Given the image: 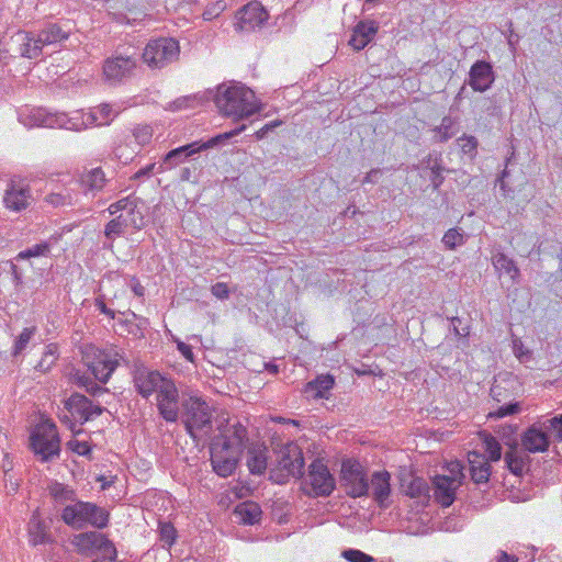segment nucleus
<instances>
[{
    "label": "nucleus",
    "instance_id": "bf43d9fd",
    "mask_svg": "<svg viewBox=\"0 0 562 562\" xmlns=\"http://www.w3.org/2000/svg\"><path fill=\"white\" fill-rule=\"evenodd\" d=\"M94 305L102 314L109 316L110 318L115 317V312L106 306L104 302V295H99L94 301Z\"/></svg>",
    "mask_w": 562,
    "mask_h": 562
},
{
    "label": "nucleus",
    "instance_id": "8fccbe9b",
    "mask_svg": "<svg viewBox=\"0 0 562 562\" xmlns=\"http://www.w3.org/2000/svg\"><path fill=\"white\" fill-rule=\"evenodd\" d=\"M292 476L290 471L280 468L279 465L276 469L270 470V480L278 484H284L289 481V477Z\"/></svg>",
    "mask_w": 562,
    "mask_h": 562
},
{
    "label": "nucleus",
    "instance_id": "4468645a",
    "mask_svg": "<svg viewBox=\"0 0 562 562\" xmlns=\"http://www.w3.org/2000/svg\"><path fill=\"white\" fill-rule=\"evenodd\" d=\"M278 465L290 471L293 477H301L303 475L304 458L300 447L294 442L281 446L278 452Z\"/></svg>",
    "mask_w": 562,
    "mask_h": 562
},
{
    "label": "nucleus",
    "instance_id": "e433bc0d",
    "mask_svg": "<svg viewBox=\"0 0 562 562\" xmlns=\"http://www.w3.org/2000/svg\"><path fill=\"white\" fill-rule=\"evenodd\" d=\"M158 533L162 548L166 549H170L178 538V531L170 521H159Z\"/></svg>",
    "mask_w": 562,
    "mask_h": 562
},
{
    "label": "nucleus",
    "instance_id": "052dcab7",
    "mask_svg": "<svg viewBox=\"0 0 562 562\" xmlns=\"http://www.w3.org/2000/svg\"><path fill=\"white\" fill-rule=\"evenodd\" d=\"M135 138H150L153 136V127L149 125L137 126L133 131Z\"/></svg>",
    "mask_w": 562,
    "mask_h": 562
},
{
    "label": "nucleus",
    "instance_id": "7c9ffc66",
    "mask_svg": "<svg viewBox=\"0 0 562 562\" xmlns=\"http://www.w3.org/2000/svg\"><path fill=\"white\" fill-rule=\"evenodd\" d=\"M335 379L330 374L319 375L305 385L304 393L312 398H327L328 392L334 387Z\"/></svg>",
    "mask_w": 562,
    "mask_h": 562
},
{
    "label": "nucleus",
    "instance_id": "0e129e2a",
    "mask_svg": "<svg viewBox=\"0 0 562 562\" xmlns=\"http://www.w3.org/2000/svg\"><path fill=\"white\" fill-rule=\"evenodd\" d=\"M86 391L92 396H101L104 393H108V389L97 384L94 381L89 385H86Z\"/></svg>",
    "mask_w": 562,
    "mask_h": 562
},
{
    "label": "nucleus",
    "instance_id": "c756f323",
    "mask_svg": "<svg viewBox=\"0 0 562 562\" xmlns=\"http://www.w3.org/2000/svg\"><path fill=\"white\" fill-rule=\"evenodd\" d=\"M30 198L29 188H16L14 184H11L5 191L3 202L9 210L20 212L27 207Z\"/></svg>",
    "mask_w": 562,
    "mask_h": 562
},
{
    "label": "nucleus",
    "instance_id": "2f4dec72",
    "mask_svg": "<svg viewBox=\"0 0 562 562\" xmlns=\"http://www.w3.org/2000/svg\"><path fill=\"white\" fill-rule=\"evenodd\" d=\"M80 184L85 189V193L99 192L105 186L106 179L100 167L85 170L80 176Z\"/></svg>",
    "mask_w": 562,
    "mask_h": 562
},
{
    "label": "nucleus",
    "instance_id": "cd10ccee",
    "mask_svg": "<svg viewBox=\"0 0 562 562\" xmlns=\"http://www.w3.org/2000/svg\"><path fill=\"white\" fill-rule=\"evenodd\" d=\"M65 408L72 415L77 414L81 419V424L91 419L92 402L80 393L71 394L65 401Z\"/></svg>",
    "mask_w": 562,
    "mask_h": 562
},
{
    "label": "nucleus",
    "instance_id": "4d7b16f0",
    "mask_svg": "<svg viewBox=\"0 0 562 562\" xmlns=\"http://www.w3.org/2000/svg\"><path fill=\"white\" fill-rule=\"evenodd\" d=\"M224 8L225 5L221 1L212 4L211 7H207L203 12V19L205 21L212 20L213 18L217 16L224 10Z\"/></svg>",
    "mask_w": 562,
    "mask_h": 562
},
{
    "label": "nucleus",
    "instance_id": "c85d7f7f",
    "mask_svg": "<svg viewBox=\"0 0 562 562\" xmlns=\"http://www.w3.org/2000/svg\"><path fill=\"white\" fill-rule=\"evenodd\" d=\"M35 34L37 36V43H40L43 48L48 45L61 43L69 37V32L57 23H47L38 32H35Z\"/></svg>",
    "mask_w": 562,
    "mask_h": 562
},
{
    "label": "nucleus",
    "instance_id": "6e6552de",
    "mask_svg": "<svg viewBox=\"0 0 562 562\" xmlns=\"http://www.w3.org/2000/svg\"><path fill=\"white\" fill-rule=\"evenodd\" d=\"M340 485L352 498L369 496V477L364 468L357 460L347 459L341 463Z\"/></svg>",
    "mask_w": 562,
    "mask_h": 562
},
{
    "label": "nucleus",
    "instance_id": "49530a36",
    "mask_svg": "<svg viewBox=\"0 0 562 562\" xmlns=\"http://www.w3.org/2000/svg\"><path fill=\"white\" fill-rule=\"evenodd\" d=\"M46 201L54 206H64L72 204V196L70 193L52 192L46 196Z\"/></svg>",
    "mask_w": 562,
    "mask_h": 562
},
{
    "label": "nucleus",
    "instance_id": "412c9836",
    "mask_svg": "<svg viewBox=\"0 0 562 562\" xmlns=\"http://www.w3.org/2000/svg\"><path fill=\"white\" fill-rule=\"evenodd\" d=\"M378 30L379 24L373 20L359 21L352 30L349 45L355 50L363 49L374 38Z\"/></svg>",
    "mask_w": 562,
    "mask_h": 562
},
{
    "label": "nucleus",
    "instance_id": "20e7f679",
    "mask_svg": "<svg viewBox=\"0 0 562 562\" xmlns=\"http://www.w3.org/2000/svg\"><path fill=\"white\" fill-rule=\"evenodd\" d=\"M109 512L94 503L77 501L67 505L61 512L63 521L75 529H81L86 525L103 529L109 524Z\"/></svg>",
    "mask_w": 562,
    "mask_h": 562
},
{
    "label": "nucleus",
    "instance_id": "680f3d73",
    "mask_svg": "<svg viewBox=\"0 0 562 562\" xmlns=\"http://www.w3.org/2000/svg\"><path fill=\"white\" fill-rule=\"evenodd\" d=\"M33 541H34V544L45 543V542L49 541V536L42 528V526L40 524L36 527V531L33 532Z\"/></svg>",
    "mask_w": 562,
    "mask_h": 562
},
{
    "label": "nucleus",
    "instance_id": "774afa93",
    "mask_svg": "<svg viewBox=\"0 0 562 562\" xmlns=\"http://www.w3.org/2000/svg\"><path fill=\"white\" fill-rule=\"evenodd\" d=\"M495 562H518V558L513 554H508L506 551H499L495 558Z\"/></svg>",
    "mask_w": 562,
    "mask_h": 562
},
{
    "label": "nucleus",
    "instance_id": "f704fd0d",
    "mask_svg": "<svg viewBox=\"0 0 562 562\" xmlns=\"http://www.w3.org/2000/svg\"><path fill=\"white\" fill-rule=\"evenodd\" d=\"M492 260H493V266L495 267V269L497 271L509 276L513 283L517 282L520 272H519V269L516 266L515 261L512 258L507 257L503 252H498L493 256Z\"/></svg>",
    "mask_w": 562,
    "mask_h": 562
},
{
    "label": "nucleus",
    "instance_id": "7ed1b4c3",
    "mask_svg": "<svg viewBox=\"0 0 562 562\" xmlns=\"http://www.w3.org/2000/svg\"><path fill=\"white\" fill-rule=\"evenodd\" d=\"M220 434L210 442L213 471L227 477L235 471L248 440V431L240 422L218 426Z\"/></svg>",
    "mask_w": 562,
    "mask_h": 562
},
{
    "label": "nucleus",
    "instance_id": "6ab92c4d",
    "mask_svg": "<svg viewBox=\"0 0 562 562\" xmlns=\"http://www.w3.org/2000/svg\"><path fill=\"white\" fill-rule=\"evenodd\" d=\"M524 451L529 453L544 452L550 447V438L543 429L532 425L521 436Z\"/></svg>",
    "mask_w": 562,
    "mask_h": 562
},
{
    "label": "nucleus",
    "instance_id": "1a4fd4ad",
    "mask_svg": "<svg viewBox=\"0 0 562 562\" xmlns=\"http://www.w3.org/2000/svg\"><path fill=\"white\" fill-rule=\"evenodd\" d=\"M32 450L41 457L43 462L50 461L58 457L60 452V440L56 426L52 423H45L37 427L30 437Z\"/></svg>",
    "mask_w": 562,
    "mask_h": 562
},
{
    "label": "nucleus",
    "instance_id": "bb28decb",
    "mask_svg": "<svg viewBox=\"0 0 562 562\" xmlns=\"http://www.w3.org/2000/svg\"><path fill=\"white\" fill-rule=\"evenodd\" d=\"M469 471L471 480L476 485L487 484L491 476V465L484 456L472 452L469 456Z\"/></svg>",
    "mask_w": 562,
    "mask_h": 562
},
{
    "label": "nucleus",
    "instance_id": "f8f14e48",
    "mask_svg": "<svg viewBox=\"0 0 562 562\" xmlns=\"http://www.w3.org/2000/svg\"><path fill=\"white\" fill-rule=\"evenodd\" d=\"M157 409L168 423H176L179 418V392L171 379L157 394Z\"/></svg>",
    "mask_w": 562,
    "mask_h": 562
},
{
    "label": "nucleus",
    "instance_id": "5701e85b",
    "mask_svg": "<svg viewBox=\"0 0 562 562\" xmlns=\"http://www.w3.org/2000/svg\"><path fill=\"white\" fill-rule=\"evenodd\" d=\"M506 445L509 446V450L504 458L506 467L516 476H521L529 468L530 458L526 451L518 449L516 440L513 443L507 441Z\"/></svg>",
    "mask_w": 562,
    "mask_h": 562
},
{
    "label": "nucleus",
    "instance_id": "603ef678",
    "mask_svg": "<svg viewBox=\"0 0 562 562\" xmlns=\"http://www.w3.org/2000/svg\"><path fill=\"white\" fill-rule=\"evenodd\" d=\"M198 100V95H187V97H182V98H179L177 99L176 101H173L169 108L170 110L172 111H177V110H181V109H184V108H191L193 106L192 103L194 101Z\"/></svg>",
    "mask_w": 562,
    "mask_h": 562
},
{
    "label": "nucleus",
    "instance_id": "f3484780",
    "mask_svg": "<svg viewBox=\"0 0 562 562\" xmlns=\"http://www.w3.org/2000/svg\"><path fill=\"white\" fill-rule=\"evenodd\" d=\"M495 80L493 67L488 61L476 60L469 71V85L477 92H484L491 88Z\"/></svg>",
    "mask_w": 562,
    "mask_h": 562
},
{
    "label": "nucleus",
    "instance_id": "ddd939ff",
    "mask_svg": "<svg viewBox=\"0 0 562 562\" xmlns=\"http://www.w3.org/2000/svg\"><path fill=\"white\" fill-rule=\"evenodd\" d=\"M268 16V12L260 2L251 1L238 10L236 27L240 31L250 32L261 26Z\"/></svg>",
    "mask_w": 562,
    "mask_h": 562
},
{
    "label": "nucleus",
    "instance_id": "13d9d810",
    "mask_svg": "<svg viewBox=\"0 0 562 562\" xmlns=\"http://www.w3.org/2000/svg\"><path fill=\"white\" fill-rule=\"evenodd\" d=\"M430 180L435 189L439 188L443 181V177L441 176V169L435 162L432 167H430Z\"/></svg>",
    "mask_w": 562,
    "mask_h": 562
},
{
    "label": "nucleus",
    "instance_id": "09e8293b",
    "mask_svg": "<svg viewBox=\"0 0 562 562\" xmlns=\"http://www.w3.org/2000/svg\"><path fill=\"white\" fill-rule=\"evenodd\" d=\"M509 172L507 170H504L502 172V176L497 179V183L499 186V189L503 192V195L508 199H514L515 196V188H513L508 181Z\"/></svg>",
    "mask_w": 562,
    "mask_h": 562
},
{
    "label": "nucleus",
    "instance_id": "473e14b6",
    "mask_svg": "<svg viewBox=\"0 0 562 562\" xmlns=\"http://www.w3.org/2000/svg\"><path fill=\"white\" fill-rule=\"evenodd\" d=\"M234 515L244 525H255L260 521L262 510L257 503L247 501L235 507Z\"/></svg>",
    "mask_w": 562,
    "mask_h": 562
},
{
    "label": "nucleus",
    "instance_id": "72a5a7b5",
    "mask_svg": "<svg viewBox=\"0 0 562 562\" xmlns=\"http://www.w3.org/2000/svg\"><path fill=\"white\" fill-rule=\"evenodd\" d=\"M128 226V222L123 215H117L109 223H106L104 227V236L106 241L103 243V249H113V241L122 236Z\"/></svg>",
    "mask_w": 562,
    "mask_h": 562
},
{
    "label": "nucleus",
    "instance_id": "37998d69",
    "mask_svg": "<svg viewBox=\"0 0 562 562\" xmlns=\"http://www.w3.org/2000/svg\"><path fill=\"white\" fill-rule=\"evenodd\" d=\"M442 243L448 249H454L464 243L463 234L458 228H450L442 237Z\"/></svg>",
    "mask_w": 562,
    "mask_h": 562
},
{
    "label": "nucleus",
    "instance_id": "79ce46f5",
    "mask_svg": "<svg viewBox=\"0 0 562 562\" xmlns=\"http://www.w3.org/2000/svg\"><path fill=\"white\" fill-rule=\"evenodd\" d=\"M35 327H26L22 330V333L18 336V338L14 341L13 356H18L26 348L31 338L35 334Z\"/></svg>",
    "mask_w": 562,
    "mask_h": 562
},
{
    "label": "nucleus",
    "instance_id": "338daca9",
    "mask_svg": "<svg viewBox=\"0 0 562 562\" xmlns=\"http://www.w3.org/2000/svg\"><path fill=\"white\" fill-rule=\"evenodd\" d=\"M71 445H72L71 449L74 451H76L78 454L86 456V454L90 453V447L87 442L75 441Z\"/></svg>",
    "mask_w": 562,
    "mask_h": 562
},
{
    "label": "nucleus",
    "instance_id": "5fc2aeb1",
    "mask_svg": "<svg viewBox=\"0 0 562 562\" xmlns=\"http://www.w3.org/2000/svg\"><path fill=\"white\" fill-rule=\"evenodd\" d=\"M513 349L520 362H525L531 357V352L524 347L520 340H514Z\"/></svg>",
    "mask_w": 562,
    "mask_h": 562
},
{
    "label": "nucleus",
    "instance_id": "b1692460",
    "mask_svg": "<svg viewBox=\"0 0 562 562\" xmlns=\"http://www.w3.org/2000/svg\"><path fill=\"white\" fill-rule=\"evenodd\" d=\"M117 366V359H113L110 353L99 351L95 359L89 364V369L95 380L106 383Z\"/></svg>",
    "mask_w": 562,
    "mask_h": 562
},
{
    "label": "nucleus",
    "instance_id": "e2e57ef3",
    "mask_svg": "<svg viewBox=\"0 0 562 562\" xmlns=\"http://www.w3.org/2000/svg\"><path fill=\"white\" fill-rule=\"evenodd\" d=\"M177 348L178 350L180 351V353L189 361H193V358H194V353L192 351V348L191 346H189L188 344L183 342V341H178L177 342Z\"/></svg>",
    "mask_w": 562,
    "mask_h": 562
},
{
    "label": "nucleus",
    "instance_id": "a211bd4d",
    "mask_svg": "<svg viewBox=\"0 0 562 562\" xmlns=\"http://www.w3.org/2000/svg\"><path fill=\"white\" fill-rule=\"evenodd\" d=\"M12 40L16 44V53L19 56L36 59L43 55V46L37 43L35 32L19 31Z\"/></svg>",
    "mask_w": 562,
    "mask_h": 562
},
{
    "label": "nucleus",
    "instance_id": "864d4df0",
    "mask_svg": "<svg viewBox=\"0 0 562 562\" xmlns=\"http://www.w3.org/2000/svg\"><path fill=\"white\" fill-rule=\"evenodd\" d=\"M100 551H103L104 557L108 561L113 562L117 557L116 548L113 542L109 540L106 537L104 538V543L102 544Z\"/></svg>",
    "mask_w": 562,
    "mask_h": 562
},
{
    "label": "nucleus",
    "instance_id": "9b49d317",
    "mask_svg": "<svg viewBox=\"0 0 562 562\" xmlns=\"http://www.w3.org/2000/svg\"><path fill=\"white\" fill-rule=\"evenodd\" d=\"M169 380L158 371L145 367L137 368L133 374L134 386L144 398H148L155 392L158 394Z\"/></svg>",
    "mask_w": 562,
    "mask_h": 562
},
{
    "label": "nucleus",
    "instance_id": "dca6fc26",
    "mask_svg": "<svg viewBox=\"0 0 562 562\" xmlns=\"http://www.w3.org/2000/svg\"><path fill=\"white\" fill-rule=\"evenodd\" d=\"M371 496L380 508H387L389 498L392 492L391 474L386 471H375L369 479Z\"/></svg>",
    "mask_w": 562,
    "mask_h": 562
},
{
    "label": "nucleus",
    "instance_id": "de8ad7c7",
    "mask_svg": "<svg viewBox=\"0 0 562 562\" xmlns=\"http://www.w3.org/2000/svg\"><path fill=\"white\" fill-rule=\"evenodd\" d=\"M341 555L349 562H372L373 558L357 549L344 550Z\"/></svg>",
    "mask_w": 562,
    "mask_h": 562
},
{
    "label": "nucleus",
    "instance_id": "58836bf2",
    "mask_svg": "<svg viewBox=\"0 0 562 562\" xmlns=\"http://www.w3.org/2000/svg\"><path fill=\"white\" fill-rule=\"evenodd\" d=\"M50 252V244L48 241H43L40 244H36L25 250L20 251L15 256V260H25L33 257H41L46 256Z\"/></svg>",
    "mask_w": 562,
    "mask_h": 562
},
{
    "label": "nucleus",
    "instance_id": "c9c22d12",
    "mask_svg": "<svg viewBox=\"0 0 562 562\" xmlns=\"http://www.w3.org/2000/svg\"><path fill=\"white\" fill-rule=\"evenodd\" d=\"M49 495L59 504L68 501L74 502L76 498L75 491L59 482H54L49 485Z\"/></svg>",
    "mask_w": 562,
    "mask_h": 562
},
{
    "label": "nucleus",
    "instance_id": "a18cd8bd",
    "mask_svg": "<svg viewBox=\"0 0 562 562\" xmlns=\"http://www.w3.org/2000/svg\"><path fill=\"white\" fill-rule=\"evenodd\" d=\"M520 412V404L518 402L505 404L499 406L496 411L488 414V418H503L506 416L515 415Z\"/></svg>",
    "mask_w": 562,
    "mask_h": 562
},
{
    "label": "nucleus",
    "instance_id": "a19ab883",
    "mask_svg": "<svg viewBox=\"0 0 562 562\" xmlns=\"http://www.w3.org/2000/svg\"><path fill=\"white\" fill-rule=\"evenodd\" d=\"M57 360V346L56 345H48L46 347V351L44 352L42 359L35 367L41 372H47Z\"/></svg>",
    "mask_w": 562,
    "mask_h": 562
},
{
    "label": "nucleus",
    "instance_id": "0eeeda50",
    "mask_svg": "<svg viewBox=\"0 0 562 562\" xmlns=\"http://www.w3.org/2000/svg\"><path fill=\"white\" fill-rule=\"evenodd\" d=\"M179 43L171 37L150 40L142 53V59L151 69H161L178 58Z\"/></svg>",
    "mask_w": 562,
    "mask_h": 562
},
{
    "label": "nucleus",
    "instance_id": "423d86ee",
    "mask_svg": "<svg viewBox=\"0 0 562 562\" xmlns=\"http://www.w3.org/2000/svg\"><path fill=\"white\" fill-rule=\"evenodd\" d=\"M138 54L134 47H126L123 50L117 49L103 64V75L110 83H122L130 79L136 68Z\"/></svg>",
    "mask_w": 562,
    "mask_h": 562
},
{
    "label": "nucleus",
    "instance_id": "4be33fe9",
    "mask_svg": "<svg viewBox=\"0 0 562 562\" xmlns=\"http://www.w3.org/2000/svg\"><path fill=\"white\" fill-rule=\"evenodd\" d=\"M216 144L217 143H187L184 146L170 150L164 158V165L167 168L176 167L194 154L207 149Z\"/></svg>",
    "mask_w": 562,
    "mask_h": 562
},
{
    "label": "nucleus",
    "instance_id": "3c124183",
    "mask_svg": "<svg viewBox=\"0 0 562 562\" xmlns=\"http://www.w3.org/2000/svg\"><path fill=\"white\" fill-rule=\"evenodd\" d=\"M548 428L554 434L557 440L562 441V414L547 420Z\"/></svg>",
    "mask_w": 562,
    "mask_h": 562
},
{
    "label": "nucleus",
    "instance_id": "2eb2a0df",
    "mask_svg": "<svg viewBox=\"0 0 562 562\" xmlns=\"http://www.w3.org/2000/svg\"><path fill=\"white\" fill-rule=\"evenodd\" d=\"M401 491L408 497L417 499L423 506H426L431 497L427 481L412 473L401 477Z\"/></svg>",
    "mask_w": 562,
    "mask_h": 562
},
{
    "label": "nucleus",
    "instance_id": "39448f33",
    "mask_svg": "<svg viewBox=\"0 0 562 562\" xmlns=\"http://www.w3.org/2000/svg\"><path fill=\"white\" fill-rule=\"evenodd\" d=\"M181 417L187 432L196 440V431L209 434L212 426V412L205 401L196 396L182 398Z\"/></svg>",
    "mask_w": 562,
    "mask_h": 562
},
{
    "label": "nucleus",
    "instance_id": "ea45409f",
    "mask_svg": "<svg viewBox=\"0 0 562 562\" xmlns=\"http://www.w3.org/2000/svg\"><path fill=\"white\" fill-rule=\"evenodd\" d=\"M137 209V199H133L132 196L123 198L115 203H112L108 207V212L110 215H115L117 212L123 210H128L130 215H135Z\"/></svg>",
    "mask_w": 562,
    "mask_h": 562
},
{
    "label": "nucleus",
    "instance_id": "c03bdc74",
    "mask_svg": "<svg viewBox=\"0 0 562 562\" xmlns=\"http://www.w3.org/2000/svg\"><path fill=\"white\" fill-rule=\"evenodd\" d=\"M458 130V123L450 116H445L439 126V133L445 140L454 137Z\"/></svg>",
    "mask_w": 562,
    "mask_h": 562
},
{
    "label": "nucleus",
    "instance_id": "a878e982",
    "mask_svg": "<svg viewBox=\"0 0 562 562\" xmlns=\"http://www.w3.org/2000/svg\"><path fill=\"white\" fill-rule=\"evenodd\" d=\"M268 448L263 443H252L247 449V467L254 475H261L267 470Z\"/></svg>",
    "mask_w": 562,
    "mask_h": 562
},
{
    "label": "nucleus",
    "instance_id": "69168bd1",
    "mask_svg": "<svg viewBox=\"0 0 562 562\" xmlns=\"http://www.w3.org/2000/svg\"><path fill=\"white\" fill-rule=\"evenodd\" d=\"M382 169H372L367 173L364 179L362 180V184L364 183H376L379 181V178L382 176Z\"/></svg>",
    "mask_w": 562,
    "mask_h": 562
},
{
    "label": "nucleus",
    "instance_id": "f03ea898",
    "mask_svg": "<svg viewBox=\"0 0 562 562\" xmlns=\"http://www.w3.org/2000/svg\"><path fill=\"white\" fill-rule=\"evenodd\" d=\"M117 113L108 103L90 108L88 113H83L81 110L71 113H52L44 108H24L19 112V121L29 128H64L79 132L92 125H109Z\"/></svg>",
    "mask_w": 562,
    "mask_h": 562
},
{
    "label": "nucleus",
    "instance_id": "9d476101",
    "mask_svg": "<svg viewBox=\"0 0 562 562\" xmlns=\"http://www.w3.org/2000/svg\"><path fill=\"white\" fill-rule=\"evenodd\" d=\"M308 479L314 496H329L336 487L335 477L321 460H314L310 464Z\"/></svg>",
    "mask_w": 562,
    "mask_h": 562
},
{
    "label": "nucleus",
    "instance_id": "4c0bfd02",
    "mask_svg": "<svg viewBox=\"0 0 562 562\" xmlns=\"http://www.w3.org/2000/svg\"><path fill=\"white\" fill-rule=\"evenodd\" d=\"M483 447L491 461H498L502 458V446L491 434L484 432Z\"/></svg>",
    "mask_w": 562,
    "mask_h": 562
},
{
    "label": "nucleus",
    "instance_id": "f257e3e1",
    "mask_svg": "<svg viewBox=\"0 0 562 562\" xmlns=\"http://www.w3.org/2000/svg\"><path fill=\"white\" fill-rule=\"evenodd\" d=\"M203 97H205L206 100H214L220 112L227 117H232L236 124L234 128L218 133L207 140H228L240 132L250 128L252 133L247 136L256 135L258 139H262L269 137L270 132L282 125L281 121L276 120L258 128H254L258 120L250 119L259 112L260 108L255 92L239 82L218 85L215 91L207 90L204 92Z\"/></svg>",
    "mask_w": 562,
    "mask_h": 562
},
{
    "label": "nucleus",
    "instance_id": "aec40b11",
    "mask_svg": "<svg viewBox=\"0 0 562 562\" xmlns=\"http://www.w3.org/2000/svg\"><path fill=\"white\" fill-rule=\"evenodd\" d=\"M434 497L442 507H449L456 499L458 483L454 477L437 475L432 481Z\"/></svg>",
    "mask_w": 562,
    "mask_h": 562
},
{
    "label": "nucleus",
    "instance_id": "6e6d98bb",
    "mask_svg": "<svg viewBox=\"0 0 562 562\" xmlns=\"http://www.w3.org/2000/svg\"><path fill=\"white\" fill-rule=\"evenodd\" d=\"M211 292L215 297L220 300H225L228 299L229 296V289L227 284L224 282H217L214 285H212Z\"/></svg>",
    "mask_w": 562,
    "mask_h": 562
},
{
    "label": "nucleus",
    "instance_id": "393cba45",
    "mask_svg": "<svg viewBox=\"0 0 562 562\" xmlns=\"http://www.w3.org/2000/svg\"><path fill=\"white\" fill-rule=\"evenodd\" d=\"M105 536L97 531H87L75 535L71 543L77 548V551L82 555H91L94 550H100L104 543Z\"/></svg>",
    "mask_w": 562,
    "mask_h": 562
}]
</instances>
